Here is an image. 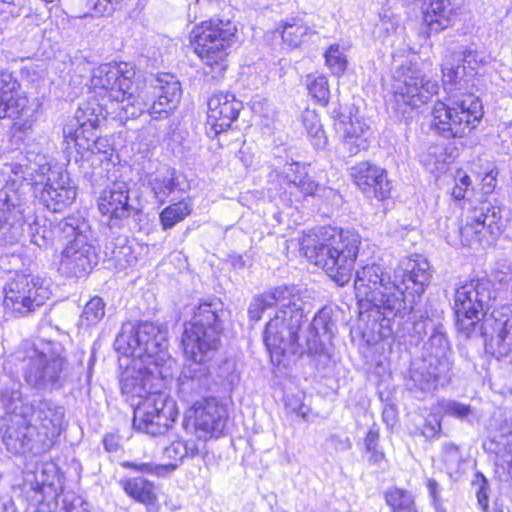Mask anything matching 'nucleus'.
Masks as SVG:
<instances>
[{
  "label": "nucleus",
  "mask_w": 512,
  "mask_h": 512,
  "mask_svg": "<svg viewBox=\"0 0 512 512\" xmlns=\"http://www.w3.org/2000/svg\"><path fill=\"white\" fill-rule=\"evenodd\" d=\"M226 380L229 382L230 385L234 386L239 383L240 377L239 374L233 371L231 374L225 376Z\"/></svg>",
  "instance_id": "64"
},
{
  "label": "nucleus",
  "mask_w": 512,
  "mask_h": 512,
  "mask_svg": "<svg viewBox=\"0 0 512 512\" xmlns=\"http://www.w3.org/2000/svg\"><path fill=\"white\" fill-rule=\"evenodd\" d=\"M64 222L65 219L56 224L50 223V227H47L46 222L40 224L35 220L34 223L29 226L31 242L40 248H45L52 245L55 239L65 241L68 236L62 231H56Z\"/></svg>",
  "instance_id": "35"
},
{
  "label": "nucleus",
  "mask_w": 512,
  "mask_h": 512,
  "mask_svg": "<svg viewBox=\"0 0 512 512\" xmlns=\"http://www.w3.org/2000/svg\"><path fill=\"white\" fill-rule=\"evenodd\" d=\"M481 63L479 53L468 47L447 52L442 63V81L448 97L473 94L476 69Z\"/></svg>",
  "instance_id": "16"
},
{
  "label": "nucleus",
  "mask_w": 512,
  "mask_h": 512,
  "mask_svg": "<svg viewBox=\"0 0 512 512\" xmlns=\"http://www.w3.org/2000/svg\"><path fill=\"white\" fill-rule=\"evenodd\" d=\"M441 430V423L437 417L426 421L422 429V435L427 439L434 438Z\"/></svg>",
  "instance_id": "55"
},
{
  "label": "nucleus",
  "mask_w": 512,
  "mask_h": 512,
  "mask_svg": "<svg viewBox=\"0 0 512 512\" xmlns=\"http://www.w3.org/2000/svg\"><path fill=\"white\" fill-rule=\"evenodd\" d=\"M86 7L92 17L111 15L116 8L111 0H87Z\"/></svg>",
  "instance_id": "50"
},
{
  "label": "nucleus",
  "mask_w": 512,
  "mask_h": 512,
  "mask_svg": "<svg viewBox=\"0 0 512 512\" xmlns=\"http://www.w3.org/2000/svg\"><path fill=\"white\" fill-rule=\"evenodd\" d=\"M310 30V27L302 19L295 17L283 24L281 37L288 46L296 48L304 42Z\"/></svg>",
  "instance_id": "39"
},
{
  "label": "nucleus",
  "mask_w": 512,
  "mask_h": 512,
  "mask_svg": "<svg viewBox=\"0 0 512 512\" xmlns=\"http://www.w3.org/2000/svg\"><path fill=\"white\" fill-rule=\"evenodd\" d=\"M303 309L296 291L277 310L274 317L266 324L264 343L271 354L280 362L286 353L307 354L315 362L316 368L325 365L330 359L329 348L324 340H331L335 323L331 310L321 309L313 318L305 332V343L298 342V332L303 321Z\"/></svg>",
  "instance_id": "4"
},
{
  "label": "nucleus",
  "mask_w": 512,
  "mask_h": 512,
  "mask_svg": "<svg viewBox=\"0 0 512 512\" xmlns=\"http://www.w3.org/2000/svg\"><path fill=\"white\" fill-rule=\"evenodd\" d=\"M177 416L176 404L172 399L153 394L137 403L133 427L138 432L156 437L165 434Z\"/></svg>",
  "instance_id": "18"
},
{
  "label": "nucleus",
  "mask_w": 512,
  "mask_h": 512,
  "mask_svg": "<svg viewBox=\"0 0 512 512\" xmlns=\"http://www.w3.org/2000/svg\"><path fill=\"white\" fill-rule=\"evenodd\" d=\"M23 376L25 382L39 391H52L64 386L68 362L64 348L56 342L26 343Z\"/></svg>",
  "instance_id": "9"
},
{
  "label": "nucleus",
  "mask_w": 512,
  "mask_h": 512,
  "mask_svg": "<svg viewBox=\"0 0 512 512\" xmlns=\"http://www.w3.org/2000/svg\"><path fill=\"white\" fill-rule=\"evenodd\" d=\"M148 185L155 199L163 204L177 186L174 170L167 168L164 171H158L155 175H151L148 179Z\"/></svg>",
  "instance_id": "37"
},
{
  "label": "nucleus",
  "mask_w": 512,
  "mask_h": 512,
  "mask_svg": "<svg viewBox=\"0 0 512 512\" xmlns=\"http://www.w3.org/2000/svg\"><path fill=\"white\" fill-rule=\"evenodd\" d=\"M4 308L16 317L26 316L44 305L49 290L39 277L17 275L5 287Z\"/></svg>",
  "instance_id": "17"
},
{
  "label": "nucleus",
  "mask_w": 512,
  "mask_h": 512,
  "mask_svg": "<svg viewBox=\"0 0 512 512\" xmlns=\"http://www.w3.org/2000/svg\"><path fill=\"white\" fill-rule=\"evenodd\" d=\"M129 183L115 181L105 188L98 199L101 214L110 218L124 219L139 214V209L129 203Z\"/></svg>",
  "instance_id": "25"
},
{
  "label": "nucleus",
  "mask_w": 512,
  "mask_h": 512,
  "mask_svg": "<svg viewBox=\"0 0 512 512\" xmlns=\"http://www.w3.org/2000/svg\"><path fill=\"white\" fill-rule=\"evenodd\" d=\"M38 107V103H30L26 95L15 89L14 93L0 99V119L6 117L15 119L14 126L25 132L31 129Z\"/></svg>",
  "instance_id": "29"
},
{
  "label": "nucleus",
  "mask_w": 512,
  "mask_h": 512,
  "mask_svg": "<svg viewBox=\"0 0 512 512\" xmlns=\"http://www.w3.org/2000/svg\"><path fill=\"white\" fill-rule=\"evenodd\" d=\"M439 409L445 415L456 419L472 422L476 419V410L470 405L452 399H442L438 402Z\"/></svg>",
  "instance_id": "41"
},
{
  "label": "nucleus",
  "mask_w": 512,
  "mask_h": 512,
  "mask_svg": "<svg viewBox=\"0 0 512 512\" xmlns=\"http://www.w3.org/2000/svg\"><path fill=\"white\" fill-rule=\"evenodd\" d=\"M192 211L193 203L190 199H183L167 206L159 216L163 230L171 229L189 216Z\"/></svg>",
  "instance_id": "38"
},
{
  "label": "nucleus",
  "mask_w": 512,
  "mask_h": 512,
  "mask_svg": "<svg viewBox=\"0 0 512 512\" xmlns=\"http://www.w3.org/2000/svg\"><path fill=\"white\" fill-rule=\"evenodd\" d=\"M498 298L500 293L487 278L460 282L455 288L453 303L457 330L467 338L487 336L482 320Z\"/></svg>",
  "instance_id": "8"
},
{
  "label": "nucleus",
  "mask_w": 512,
  "mask_h": 512,
  "mask_svg": "<svg viewBox=\"0 0 512 512\" xmlns=\"http://www.w3.org/2000/svg\"><path fill=\"white\" fill-rule=\"evenodd\" d=\"M235 36L236 27L228 20H206L192 29L191 44L205 65L206 75H211L213 79L223 76L228 66V49Z\"/></svg>",
  "instance_id": "10"
},
{
  "label": "nucleus",
  "mask_w": 512,
  "mask_h": 512,
  "mask_svg": "<svg viewBox=\"0 0 512 512\" xmlns=\"http://www.w3.org/2000/svg\"><path fill=\"white\" fill-rule=\"evenodd\" d=\"M198 453V444L194 441L176 440L164 449V456L174 461V463H169L168 465H176V467L185 457H194Z\"/></svg>",
  "instance_id": "42"
},
{
  "label": "nucleus",
  "mask_w": 512,
  "mask_h": 512,
  "mask_svg": "<svg viewBox=\"0 0 512 512\" xmlns=\"http://www.w3.org/2000/svg\"><path fill=\"white\" fill-rule=\"evenodd\" d=\"M283 174L289 187L297 188L305 196L313 195L318 189V184L304 172L298 163L287 165Z\"/></svg>",
  "instance_id": "36"
},
{
  "label": "nucleus",
  "mask_w": 512,
  "mask_h": 512,
  "mask_svg": "<svg viewBox=\"0 0 512 512\" xmlns=\"http://www.w3.org/2000/svg\"><path fill=\"white\" fill-rule=\"evenodd\" d=\"M124 467L142 474L164 476L176 469V465H158L151 462H125Z\"/></svg>",
  "instance_id": "47"
},
{
  "label": "nucleus",
  "mask_w": 512,
  "mask_h": 512,
  "mask_svg": "<svg viewBox=\"0 0 512 512\" xmlns=\"http://www.w3.org/2000/svg\"><path fill=\"white\" fill-rule=\"evenodd\" d=\"M58 512H89V510L84 503H81L80 505L71 504L67 507H63Z\"/></svg>",
  "instance_id": "62"
},
{
  "label": "nucleus",
  "mask_w": 512,
  "mask_h": 512,
  "mask_svg": "<svg viewBox=\"0 0 512 512\" xmlns=\"http://www.w3.org/2000/svg\"><path fill=\"white\" fill-rule=\"evenodd\" d=\"M413 330L417 334L431 331L428 341L423 347V359L431 360L434 364L446 363L448 369H451V362L449 360L450 346L446 337V333L442 324L436 325L431 319H424L416 321L413 324Z\"/></svg>",
  "instance_id": "26"
},
{
  "label": "nucleus",
  "mask_w": 512,
  "mask_h": 512,
  "mask_svg": "<svg viewBox=\"0 0 512 512\" xmlns=\"http://www.w3.org/2000/svg\"><path fill=\"white\" fill-rule=\"evenodd\" d=\"M114 346L119 353L133 358L120 376L121 392L128 398L153 395L152 381L171 376L172 360L165 334L153 323L123 324Z\"/></svg>",
  "instance_id": "2"
},
{
  "label": "nucleus",
  "mask_w": 512,
  "mask_h": 512,
  "mask_svg": "<svg viewBox=\"0 0 512 512\" xmlns=\"http://www.w3.org/2000/svg\"><path fill=\"white\" fill-rule=\"evenodd\" d=\"M464 0H430L425 13V21L431 31H441L453 25Z\"/></svg>",
  "instance_id": "32"
},
{
  "label": "nucleus",
  "mask_w": 512,
  "mask_h": 512,
  "mask_svg": "<svg viewBox=\"0 0 512 512\" xmlns=\"http://www.w3.org/2000/svg\"><path fill=\"white\" fill-rule=\"evenodd\" d=\"M56 231L64 232L68 237L62 251L59 271L67 277L87 276L97 264V254L91 242L88 223L79 217L70 216Z\"/></svg>",
  "instance_id": "11"
},
{
  "label": "nucleus",
  "mask_w": 512,
  "mask_h": 512,
  "mask_svg": "<svg viewBox=\"0 0 512 512\" xmlns=\"http://www.w3.org/2000/svg\"><path fill=\"white\" fill-rule=\"evenodd\" d=\"M466 193H467V191L465 190V187H462L461 185L459 186L455 183V186L452 190V196L455 199H457V200L464 199L466 196Z\"/></svg>",
  "instance_id": "63"
},
{
  "label": "nucleus",
  "mask_w": 512,
  "mask_h": 512,
  "mask_svg": "<svg viewBox=\"0 0 512 512\" xmlns=\"http://www.w3.org/2000/svg\"><path fill=\"white\" fill-rule=\"evenodd\" d=\"M24 158L25 163L5 165L4 173L14 176L12 185L27 182L35 197L53 212H61L74 202L77 191L67 172L51 167L48 156L35 145L26 148Z\"/></svg>",
  "instance_id": "5"
},
{
  "label": "nucleus",
  "mask_w": 512,
  "mask_h": 512,
  "mask_svg": "<svg viewBox=\"0 0 512 512\" xmlns=\"http://www.w3.org/2000/svg\"><path fill=\"white\" fill-rule=\"evenodd\" d=\"M431 278L430 265L425 258L417 255L400 261L395 271V281L401 279L402 285L410 294L418 297L424 292Z\"/></svg>",
  "instance_id": "28"
},
{
  "label": "nucleus",
  "mask_w": 512,
  "mask_h": 512,
  "mask_svg": "<svg viewBox=\"0 0 512 512\" xmlns=\"http://www.w3.org/2000/svg\"><path fill=\"white\" fill-rule=\"evenodd\" d=\"M18 82L8 72H0V99H4L15 92Z\"/></svg>",
  "instance_id": "52"
},
{
  "label": "nucleus",
  "mask_w": 512,
  "mask_h": 512,
  "mask_svg": "<svg viewBox=\"0 0 512 512\" xmlns=\"http://www.w3.org/2000/svg\"><path fill=\"white\" fill-rule=\"evenodd\" d=\"M103 444L108 452H116L118 449V443L115 441V437L107 435L103 439Z\"/></svg>",
  "instance_id": "59"
},
{
  "label": "nucleus",
  "mask_w": 512,
  "mask_h": 512,
  "mask_svg": "<svg viewBox=\"0 0 512 512\" xmlns=\"http://www.w3.org/2000/svg\"><path fill=\"white\" fill-rule=\"evenodd\" d=\"M366 452L370 454L369 462L373 465L381 463L385 458L384 453L379 450V447L374 448V450H367Z\"/></svg>",
  "instance_id": "58"
},
{
  "label": "nucleus",
  "mask_w": 512,
  "mask_h": 512,
  "mask_svg": "<svg viewBox=\"0 0 512 512\" xmlns=\"http://www.w3.org/2000/svg\"><path fill=\"white\" fill-rule=\"evenodd\" d=\"M101 107L95 102L84 103L69 118L63 127V137L67 148L73 145L79 153H106L105 140L97 133L100 122Z\"/></svg>",
  "instance_id": "15"
},
{
  "label": "nucleus",
  "mask_w": 512,
  "mask_h": 512,
  "mask_svg": "<svg viewBox=\"0 0 512 512\" xmlns=\"http://www.w3.org/2000/svg\"><path fill=\"white\" fill-rule=\"evenodd\" d=\"M226 419L225 408L215 398H203L186 411L183 428L198 441L206 442L222 435Z\"/></svg>",
  "instance_id": "19"
},
{
  "label": "nucleus",
  "mask_w": 512,
  "mask_h": 512,
  "mask_svg": "<svg viewBox=\"0 0 512 512\" xmlns=\"http://www.w3.org/2000/svg\"><path fill=\"white\" fill-rule=\"evenodd\" d=\"M360 242L355 232L321 227L303 239L302 249L311 262L343 286L351 279Z\"/></svg>",
  "instance_id": "7"
},
{
  "label": "nucleus",
  "mask_w": 512,
  "mask_h": 512,
  "mask_svg": "<svg viewBox=\"0 0 512 512\" xmlns=\"http://www.w3.org/2000/svg\"><path fill=\"white\" fill-rule=\"evenodd\" d=\"M484 327L491 328V346L496 347L498 357L512 351V304H495L491 314L485 318Z\"/></svg>",
  "instance_id": "24"
},
{
  "label": "nucleus",
  "mask_w": 512,
  "mask_h": 512,
  "mask_svg": "<svg viewBox=\"0 0 512 512\" xmlns=\"http://www.w3.org/2000/svg\"><path fill=\"white\" fill-rule=\"evenodd\" d=\"M106 304L101 297L95 296L91 298L82 311L80 316L81 326H92L99 323L105 316Z\"/></svg>",
  "instance_id": "43"
},
{
  "label": "nucleus",
  "mask_w": 512,
  "mask_h": 512,
  "mask_svg": "<svg viewBox=\"0 0 512 512\" xmlns=\"http://www.w3.org/2000/svg\"><path fill=\"white\" fill-rule=\"evenodd\" d=\"M495 465L498 469H503L506 474V479H512V455L503 454L502 456L497 454Z\"/></svg>",
  "instance_id": "57"
},
{
  "label": "nucleus",
  "mask_w": 512,
  "mask_h": 512,
  "mask_svg": "<svg viewBox=\"0 0 512 512\" xmlns=\"http://www.w3.org/2000/svg\"><path fill=\"white\" fill-rule=\"evenodd\" d=\"M359 317L362 321L371 318L380 321V334L387 337L392 331L390 316L406 313L407 305L403 290L390 281V276L379 264H368L356 271L354 281Z\"/></svg>",
  "instance_id": "6"
},
{
  "label": "nucleus",
  "mask_w": 512,
  "mask_h": 512,
  "mask_svg": "<svg viewBox=\"0 0 512 512\" xmlns=\"http://www.w3.org/2000/svg\"><path fill=\"white\" fill-rule=\"evenodd\" d=\"M355 185L367 196L385 200L391 194V182L385 169L368 161L359 162L350 169Z\"/></svg>",
  "instance_id": "22"
},
{
  "label": "nucleus",
  "mask_w": 512,
  "mask_h": 512,
  "mask_svg": "<svg viewBox=\"0 0 512 512\" xmlns=\"http://www.w3.org/2000/svg\"><path fill=\"white\" fill-rule=\"evenodd\" d=\"M242 102L230 93H216L209 98L207 114L208 134L226 131L237 120Z\"/></svg>",
  "instance_id": "23"
},
{
  "label": "nucleus",
  "mask_w": 512,
  "mask_h": 512,
  "mask_svg": "<svg viewBox=\"0 0 512 512\" xmlns=\"http://www.w3.org/2000/svg\"><path fill=\"white\" fill-rule=\"evenodd\" d=\"M442 148L440 146H431L427 152L421 156V162L430 172L440 169L443 164Z\"/></svg>",
  "instance_id": "49"
},
{
  "label": "nucleus",
  "mask_w": 512,
  "mask_h": 512,
  "mask_svg": "<svg viewBox=\"0 0 512 512\" xmlns=\"http://www.w3.org/2000/svg\"><path fill=\"white\" fill-rule=\"evenodd\" d=\"M496 177L497 172L493 169L484 175L481 180V191L484 195L491 194L494 191L497 182Z\"/></svg>",
  "instance_id": "54"
},
{
  "label": "nucleus",
  "mask_w": 512,
  "mask_h": 512,
  "mask_svg": "<svg viewBox=\"0 0 512 512\" xmlns=\"http://www.w3.org/2000/svg\"><path fill=\"white\" fill-rule=\"evenodd\" d=\"M336 130L340 135L343 148L349 156H354L369 147L370 126L363 118L343 116L336 123Z\"/></svg>",
  "instance_id": "27"
},
{
  "label": "nucleus",
  "mask_w": 512,
  "mask_h": 512,
  "mask_svg": "<svg viewBox=\"0 0 512 512\" xmlns=\"http://www.w3.org/2000/svg\"><path fill=\"white\" fill-rule=\"evenodd\" d=\"M223 303L212 299L201 303L192 319L185 324L182 347L189 361L179 377L178 392L186 403L203 400L211 385L210 361L219 345Z\"/></svg>",
  "instance_id": "3"
},
{
  "label": "nucleus",
  "mask_w": 512,
  "mask_h": 512,
  "mask_svg": "<svg viewBox=\"0 0 512 512\" xmlns=\"http://www.w3.org/2000/svg\"><path fill=\"white\" fill-rule=\"evenodd\" d=\"M473 485L478 486L476 496L479 506L484 512H487L489 508L487 493L489 487L488 480L481 473H477Z\"/></svg>",
  "instance_id": "51"
},
{
  "label": "nucleus",
  "mask_w": 512,
  "mask_h": 512,
  "mask_svg": "<svg viewBox=\"0 0 512 512\" xmlns=\"http://www.w3.org/2000/svg\"><path fill=\"white\" fill-rule=\"evenodd\" d=\"M427 488L429 491L430 498L432 500V504L435 508L436 512H445V509L442 506V500L440 497L441 488L438 482L435 479H429L427 481Z\"/></svg>",
  "instance_id": "53"
},
{
  "label": "nucleus",
  "mask_w": 512,
  "mask_h": 512,
  "mask_svg": "<svg viewBox=\"0 0 512 512\" xmlns=\"http://www.w3.org/2000/svg\"><path fill=\"white\" fill-rule=\"evenodd\" d=\"M8 185L0 192V247L17 244L23 236V218L19 211H12L15 204L8 195Z\"/></svg>",
  "instance_id": "31"
},
{
  "label": "nucleus",
  "mask_w": 512,
  "mask_h": 512,
  "mask_svg": "<svg viewBox=\"0 0 512 512\" xmlns=\"http://www.w3.org/2000/svg\"><path fill=\"white\" fill-rule=\"evenodd\" d=\"M446 363L434 364L431 360L419 358L411 363L405 387L416 398L433 394L438 386L449 377Z\"/></svg>",
  "instance_id": "21"
},
{
  "label": "nucleus",
  "mask_w": 512,
  "mask_h": 512,
  "mask_svg": "<svg viewBox=\"0 0 512 512\" xmlns=\"http://www.w3.org/2000/svg\"><path fill=\"white\" fill-rule=\"evenodd\" d=\"M326 65L333 74L341 75L347 68V58L339 45L334 44L325 53Z\"/></svg>",
  "instance_id": "46"
},
{
  "label": "nucleus",
  "mask_w": 512,
  "mask_h": 512,
  "mask_svg": "<svg viewBox=\"0 0 512 512\" xmlns=\"http://www.w3.org/2000/svg\"><path fill=\"white\" fill-rule=\"evenodd\" d=\"M448 103L438 102L432 111V125L445 138L463 137L470 133L483 116L479 97L466 94L464 98L454 95Z\"/></svg>",
  "instance_id": "12"
},
{
  "label": "nucleus",
  "mask_w": 512,
  "mask_h": 512,
  "mask_svg": "<svg viewBox=\"0 0 512 512\" xmlns=\"http://www.w3.org/2000/svg\"><path fill=\"white\" fill-rule=\"evenodd\" d=\"M17 402L22 403V394L19 390L12 391L11 393V403L8 409L11 410L13 413H16Z\"/></svg>",
  "instance_id": "61"
},
{
  "label": "nucleus",
  "mask_w": 512,
  "mask_h": 512,
  "mask_svg": "<svg viewBox=\"0 0 512 512\" xmlns=\"http://www.w3.org/2000/svg\"><path fill=\"white\" fill-rule=\"evenodd\" d=\"M27 418V412L15 415L3 435V443L12 454H24L33 450L36 443H39L38 438H34L37 432L28 422Z\"/></svg>",
  "instance_id": "30"
},
{
  "label": "nucleus",
  "mask_w": 512,
  "mask_h": 512,
  "mask_svg": "<svg viewBox=\"0 0 512 512\" xmlns=\"http://www.w3.org/2000/svg\"><path fill=\"white\" fill-rule=\"evenodd\" d=\"M303 123L312 139L313 146L317 149L324 148L327 144V137L318 116L314 112H307L303 116Z\"/></svg>",
  "instance_id": "44"
},
{
  "label": "nucleus",
  "mask_w": 512,
  "mask_h": 512,
  "mask_svg": "<svg viewBox=\"0 0 512 512\" xmlns=\"http://www.w3.org/2000/svg\"><path fill=\"white\" fill-rule=\"evenodd\" d=\"M122 485L124 491L139 503L153 505L157 501L154 484L142 477L129 478L122 481Z\"/></svg>",
  "instance_id": "34"
},
{
  "label": "nucleus",
  "mask_w": 512,
  "mask_h": 512,
  "mask_svg": "<svg viewBox=\"0 0 512 512\" xmlns=\"http://www.w3.org/2000/svg\"><path fill=\"white\" fill-rule=\"evenodd\" d=\"M385 502L392 512H418L411 492L397 487L385 493Z\"/></svg>",
  "instance_id": "40"
},
{
  "label": "nucleus",
  "mask_w": 512,
  "mask_h": 512,
  "mask_svg": "<svg viewBox=\"0 0 512 512\" xmlns=\"http://www.w3.org/2000/svg\"><path fill=\"white\" fill-rule=\"evenodd\" d=\"M295 291L294 286H278L253 297L248 307L249 318L254 321L260 320L266 309L273 306H279L280 308L288 299H291Z\"/></svg>",
  "instance_id": "33"
},
{
  "label": "nucleus",
  "mask_w": 512,
  "mask_h": 512,
  "mask_svg": "<svg viewBox=\"0 0 512 512\" xmlns=\"http://www.w3.org/2000/svg\"><path fill=\"white\" fill-rule=\"evenodd\" d=\"M365 449L374 450V448L379 447V427L377 425H372L364 439Z\"/></svg>",
  "instance_id": "56"
},
{
  "label": "nucleus",
  "mask_w": 512,
  "mask_h": 512,
  "mask_svg": "<svg viewBox=\"0 0 512 512\" xmlns=\"http://www.w3.org/2000/svg\"><path fill=\"white\" fill-rule=\"evenodd\" d=\"M455 183L459 186L461 185L462 187H465V190L468 191V188L471 185V179L468 175L458 172L455 177Z\"/></svg>",
  "instance_id": "60"
},
{
  "label": "nucleus",
  "mask_w": 512,
  "mask_h": 512,
  "mask_svg": "<svg viewBox=\"0 0 512 512\" xmlns=\"http://www.w3.org/2000/svg\"><path fill=\"white\" fill-rule=\"evenodd\" d=\"M306 86L310 95L322 104H327L329 100L328 80L325 76L308 75L306 77Z\"/></svg>",
  "instance_id": "45"
},
{
  "label": "nucleus",
  "mask_w": 512,
  "mask_h": 512,
  "mask_svg": "<svg viewBox=\"0 0 512 512\" xmlns=\"http://www.w3.org/2000/svg\"><path fill=\"white\" fill-rule=\"evenodd\" d=\"M438 90V82L431 80L416 68L407 67L394 80L389 106L397 118L407 119L415 109L436 95Z\"/></svg>",
  "instance_id": "13"
},
{
  "label": "nucleus",
  "mask_w": 512,
  "mask_h": 512,
  "mask_svg": "<svg viewBox=\"0 0 512 512\" xmlns=\"http://www.w3.org/2000/svg\"><path fill=\"white\" fill-rule=\"evenodd\" d=\"M24 412L28 413L27 420L37 432L40 444L44 445L46 440H53L60 435L65 416L64 407L49 399H39L26 407Z\"/></svg>",
  "instance_id": "20"
},
{
  "label": "nucleus",
  "mask_w": 512,
  "mask_h": 512,
  "mask_svg": "<svg viewBox=\"0 0 512 512\" xmlns=\"http://www.w3.org/2000/svg\"><path fill=\"white\" fill-rule=\"evenodd\" d=\"M505 220L501 209L483 201L469 210L464 224L459 228L460 243L470 248L492 245L502 233Z\"/></svg>",
  "instance_id": "14"
},
{
  "label": "nucleus",
  "mask_w": 512,
  "mask_h": 512,
  "mask_svg": "<svg viewBox=\"0 0 512 512\" xmlns=\"http://www.w3.org/2000/svg\"><path fill=\"white\" fill-rule=\"evenodd\" d=\"M443 461L449 471H457L460 468L462 456L454 443L449 442L443 445Z\"/></svg>",
  "instance_id": "48"
},
{
  "label": "nucleus",
  "mask_w": 512,
  "mask_h": 512,
  "mask_svg": "<svg viewBox=\"0 0 512 512\" xmlns=\"http://www.w3.org/2000/svg\"><path fill=\"white\" fill-rule=\"evenodd\" d=\"M135 71L127 63H106L93 70L91 87L100 95L119 102V117L133 119L147 112L153 119L167 118L181 98L179 81L171 74L152 80L137 96L131 89Z\"/></svg>",
  "instance_id": "1"
}]
</instances>
